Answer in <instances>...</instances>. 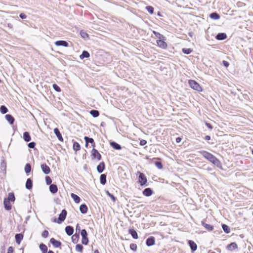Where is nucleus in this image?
I'll return each instance as SVG.
<instances>
[{
  "mask_svg": "<svg viewBox=\"0 0 253 253\" xmlns=\"http://www.w3.org/2000/svg\"><path fill=\"white\" fill-rule=\"evenodd\" d=\"M199 153L207 160L209 161L214 165L216 166L218 168L222 169V165L220 161L217 159L214 155L206 151H201Z\"/></svg>",
  "mask_w": 253,
  "mask_h": 253,
  "instance_id": "obj_1",
  "label": "nucleus"
},
{
  "mask_svg": "<svg viewBox=\"0 0 253 253\" xmlns=\"http://www.w3.org/2000/svg\"><path fill=\"white\" fill-rule=\"evenodd\" d=\"M67 211L66 210L64 209L61 211V212L59 214V216L57 218H54L53 220V222L57 223L58 224H61L62 223L65 219L67 216Z\"/></svg>",
  "mask_w": 253,
  "mask_h": 253,
  "instance_id": "obj_2",
  "label": "nucleus"
},
{
  "mask_svg": "<svg viewBox=\"0 0 253 253\" xmlns=\"http://www.w3.org/2000/svg\"><path fill=\"white\" fill-rule=\"evenodd\" d=\"M137 173L139 174L138 176V183L141 186H147V179L145 174L140 171H138Z\"/></svg>",
  "mask_w": 253,
  "mask_h": 253,
  "instance_id": "obj_3",
  "label": "nucleus"
},
{
  "mask_svg": "<svg viewBox=\"0 0 253 253\" xmlns=\"http://www.w3.org/2000/svg\"><path fill=\"white\" fill-rule=\"evenodd\" d=\"M189 84L190 86L193 89L198 91H202V88L200 84L194 80H190L189 81Z\"/></svg>",
  "mask_w": 253,
  "mask_h": 253,
  "instance_id": "obj_4",
  "label": "nucleus"
},
{
  "mask_svg": "<svg viewBox=\"0 0 253 253\" xmlns=\"http://www.w3.org/2000/svg\"><path fill=\"white\" fill-rule=\"evenodd\" d=\"M81 235L82 237V244L85 245H87L88 243V239L86 230L85 229H82L81 232Z\"/></svg>",
  "mask_w": 253,
  "mask_h": 253,
  "instance_id": "obj_5",
  "label": "nucleus"
},
{
  "mask_svg": "<svg viewBox=\"0 0 253 253\" xmlns=\"http://www.w3.org/2000/svg\"><path fill=\"white\" fill-rule=\"evenodd\" d=\"M84 139L85 141V147H87L88 145V143H90L93 148H94L95 147V143L94 142V139L92 138H90L87 136H85L84 137Z\"/></svg>",
  "mask_w": 253,
  "mask_h": 253,
  "instance_id": "obj_6",
  "label": "nucleus"
},
{
  "mask_svg": "<svg viewBox=\"0 0 253 253\" xmlns=\"http://www.w3.org/2000/svg\"><path fill=\"white\" fill-rule=\"evenodd\" d=\"M42 171L45 174H48L50 172V169L49 167L46 165L45 164H42L41 166Z\"/></svg>",
  "mask_w": 253,
  "mask_h": 253,
  "instance_id": "obj_7",
  "label": "nucleus"
},
{
  "mask_svg": "<svg viewBox=\"0 0 253 253\" xmlns=\"http://www.w3.org/2000/svg\"><path fill=\"white\" fill-rule=\"evenodd\" d=\"M155 243V239L154 237L151 236L147 239L146 244L147 246L150 247L154 245Z\"/></svg>",
  "mask_w": 253,
  "mask_h": 253,
  "instance_id": "obj_8",
  "label": "nucleus"
},
{
  "mask_svg": "<svg viewBox=\"0 0 253 253\" xmlns=\"http://www.w3.org/2000/svg\"><path fill=\"white\" fill-rule=\"evenodd\" d=\"M91 155L93 158H96L98 160H100L101 159V155L99 154L98 151L94 148H93L92 150Z\"/></svg>",
  "mask_w": 253,
  "mask_h": 253,
  "instance_id": "obj_9",
  "label": "nucleus"
},
{
  "mask_svg": "<svg viewBox=\"0 0 253 253\" xmlns=\"http://www.w3.org/2000/svg\"><path fill=\"white\" fill-rule=\"evenodd\" d=\"M50 242L55 248H59L61 246V242L55 240L53 238L50 239Z\"/></svg>",
  "mask_w": 253,
  "mask_h": 253,
  "instance_id": "obj_10",
  "label": "nucleus"
},
{
  "mask_svg": "<svg viewBox=\"0 0 253 253\" xmlns=\"http://www.w3.org/2000/svg\"><path fill=\"white\" fill-rule=\"evenodd\" d=\"M157 45L163 49H166L167 47V43L161 40H158L156 41Z\"/></svg>",
  "mask_w": 253,
  "mask_h": 253,
  "instance_id": "obj_11",
  "label": "nucleus"
},
{
  "mask_svg": "<svg viewBox=\"0 0 253 253\" xmlns=\"http://www.w3.org/2000/svg\"><path fill=\"white\" fill-rule=\"evenodd\" d=\"M57 46H62L64 47H68L69 46L68 42L65 41H57L55 42Z\"/></svg>",
  "mask_w": 253,
  "mask_h": 253,
  "instance_id": "obj_12",
  "label": "nucleus"
},
{
  "mask_svg": "<svg viewBox=\"0 0 253 253\" xmlns=\"http://www.w3.org/2000/svg\"><path fill=\"white\" fill-rule=\"evenodd\" d=\"M188 245H189L190 249L192 252H194L197 250V246L193 241L189 240Z\"/></svg>",
  "mask_w": 253,
  "mask_h": 253,
  "instance_id": "obj_13",
  "label": "nucleus"
},
{
  "mask_svg": "<svg viewBox=\"0 0 253 253\" xmlns=\"http://www.w3.org/2000/svg\"><path fill=\"white\" fill-rule=\"evenodd\" d=\"M66 234L68 236H71L74 233V228L71 226H67L65 229Z\"/></svg>",
  "mask_w": 253,
  "mask_h": 253,
  "instance_id": "obj_14",
  "label": "nucleus"
},
{
  "mask_svg": "<svg viewBox=\"0 0 253 253\" xmlns=\"http://www.w3.org/2000/svg\"><path fill=\"white\" fill-rule=\"evenodd\" d=\"M215 38L219 41L224 40L227 38V35L225 33H220L216 36Z\"/></svg>",
  "mask_w": 253,
  "mask_h": 253,
  "instance_id": "obj_15",
  "label": "nucleus"
},
{
  "mask_svg": "<svg viewBox=\"0 0 253 253\" xmlns=\"http://www.w3.org/2000/svg\"><path fill=\"white\" fill-rule=\"evenodd\" d=\"M143 194L145 196L149 197L152 195L153 191L150 188H146L143 190Z\"/></svg>",
  "mask_w": 253,
  "mask_h": 253,
  "instance_id": "obj_16",
  "label": "nucleus"
},
{
  "mask_svg": "<svg viewBox=\"0 0 253 253\" xmlns=\"http://www.w3.org/2000/svg\"><path fill=\"white\" fill-rule=\"evenodd\" d=\"M54 132L55 134L56 135L57 137L58 138V140L63 141V138L62 136L61 133H60L59 130L58 128H55L54 129Z\"/></svg>",
  "mask_w": 253,
  "mask_h": 253,
  "instance_id": "obj_17",
  "label": "nucleus"
},
{
  "mask_svg": "<svg viewBox=\"0 0 253 253\" xmlns=\"http://www.w3.org/2000/svg\"><path fill=\"white\" fill-rule=\"evenodd\" d=\"M5 118L7 121L10 124L12 125L14 122V117L10 114H7L5 116Z\"/></svg>",
  "mask_w": 253,
  "mask_h": 253,
  "instance_id": "obj_18",
  "label": "nucleus"
},
{
  "mask_svg": "<svg viewBox=\"0 0 253 253\" xmlns=\"http://www.w3.org/2000/svg\"><path fill=\"white\" fill-rule=\"evenodd\" d=\"M105 169V164L103 162H101L97 167V170L99 173H102Z\"/></svg>",
  "mask_w": 253,
  "mask_h": 253,
  "instance_id": "obj_19",
  "label": "nucleus"
},
{
  "mask_svg": "<svg viewBox=\"0 0 253 253\" xmlns=\"http://www.w3.org/2000/svg\"><path fill=\"white\" fill-rule=\"evenodd\" d=\"M16 242L20 244L23 238V235L21 233L16 234L15 236Z\"/></svg>",
  "mask_w": 253,
  "mask_h": 253,
  "instance_id": "obj_20",
  "label": "nucleus"
},
{
  "mask_svg": "<svg viewBox=\"0 0 253 253\" xmlns=\"http://www.w3.org/2000/svg\"><path fill=\"white\" fill-rule=\"evenodd\" d=\"M128 233L130 234L132 238L135 239H137L138 238L137 233L136 231L133 228L129 229L128 230Z\"/></svg>",
  "mask_w": 253,
  "mask_h": 253,
  "instance_id": "obj_21",
  "label": "nucleus"
},
{
  "mask_svg": "<svg viewBox=\"0 0 253 253\" xmlns=\"http://www.w3.org/2000/svg\"><path fill=\"white\" fill-rule=\"evenodd\" d=\"M80 211L82 213L85 214L87 212L88 208L85 204H82L80 207Z\"/></svg>",
  "mask_w": 253,
  "mask_h": 253,
  "instance_id": "obj_22",
  "label": "nucleus"
},
{
  "mask_svg": "<svg viewBox=\"0 0 253 253\" xmlns=\"http://www.w3.org/2000/svg\"><path fill=\"white\" fill-rule=\"evenodd\" d=\"M23 138L25 141L28 142L31 140V137L29 132L25 131L23 133Z\"/></svg>",
  "mask_w": 253,
  "mask_h": 253,
  "instance_id": "obj_23",
  "label": "nucleus"
},
{
  "mask_svg": "<svg viewBox=\"0 0 253 253\" xmlns=\"http://www.w3.org/2000/svg\"><path fill=\"white\" fill-rule=\"evenodd\" d=\"M3 204L4 206V208L7 211H9L11 209V206L10 203V202L8 200L4 199L3 201Z\"/></svg>",
  "mask_w": 253,
  "mask_h": 253,
  "instance_id": "obj_24",
  "label": "nucleus"
},
{
  "mask_svg": "<svg viewBox=\"0 0 253 253\" xmlns=\"http://www.w3.org/2000/svg\"><path fill=\"white\" fill-rule=\"evenodd\" d=\"M110 145L115 150H121L122 148L121 146L116 142L112 141L110 143Z\"/></svg>",
  "mask_w": 253,
  "mask_h": 253,
  "instance_id": "obj_25",
  "label": "nucleus"
},
{
  "mask_svg": "<svg viewBox=\"0 0 253 253\" xmlns=\"http://www.w3.org/2000/svg\"><path fill=\"white\" fill-rule=\"evenodd\" d=\"M49 191L51 193L53 194L56 193L58 191V188L56 184H51L49 186Z\"/></svg>",
  "mask_w": 253,
  "mask_h": 253,
  "instance_id": "obj_26",
  "label": "nucleus"
},
{
  "mask_svg": "<svg viewBox=\"0 0 253 253\" xmlns=\"http://www.w3.org/2000/svg\"><path fill=\"white\" fill-rule=\"evenodd\" d=\"M26 188L30 190L33 187V182L32 180L30 178H28L26 182Z\"/></svg>",
  "mask_w": 253,
  "mask_h": 253,
  "instance_id": "obj_27",
  "label": "nucleus"
},
{
  "mask_svg": "<svg viewBox=\"0 0 253 253\" xmlns=\"http://www.w3.org/2000/svg\"><path fill=\"white\" fill-rule=\"evenodd\" d=\"M237 248H238L237 244L235 242L231 243V244H229L227 246V249L229 250H231V251L235 250V249H237Z\"/></svg>",
  "mask_w": 253,
  "mask_h": 253,
  "instance_id": "obj_28",
  "label": "nucleus"
},
{
  "mask_svg": "<svg viewBox=\"0 0 253 253\" xmlns=\"http://www.w3.org/2000/svg\"><path fill=\"white\" fill-rule=\"evenodd\" d=\"M40 249L41 250L42 253H46L47 252V246L41 243L39 246Z\"/></svg>",
  "mask_w": 253,
  "mask_h": 253,
  "instance_id": "obj_29",
  "label": "nucleus"
},
{
  "mask_svg": "<svg viewBox=\"0 0 253 253\" xmlns=\"http://www.w3.org/2000/svg\"><path fill=\"white\" fill-rule=\"evenodd\" d=\"M100 182L102 185H105L106 183V175L105 174H102L100 175Z\"/></svg>",
  "mask_w": 253,
  "mask_h": 253,
  "instance_id": "obj_30",
  "label": "nucleus"
},
{
  "mask_svg": "<svg viewBox=\"0 0 253 253\" xmlns=\"http://www.w3.org/2000/svg\"><path fill=\"white\" fill-rule=\"evenodd\" d=\"M202 225L208 231H211L213 229V226L207 223H206L204 222H202Z\"/></svg>",
  "mask_w": 253,
  "mask_h": 253,
  "instance_id": "obj_31",
  "label": "nucleus"
},
{
  "mask_svg": "<svg viewBox=\"0 0 253 253\" xmlns=\"http://www.w3.org/2000/svg\"><path fill=\"white\" fill-rule=\"evenodd\" d=\"M71 197L74 200L75 203H79L81 200L80 198L76 194L74 193H72L71 194Z\"/></svg>",
  "mask_w": 253,
  "mask_h": 253,
  "instance_id": "obj_32",
  "label": "nucleus"
},
{
  "mask_svg": "<svg viewBox=\"0 0 253 253\" xmlns=\"http://www.w3.org/2000/svg\"><path fill=\"white\" fill-rule=\"evenodd\" d=\"M90 56L89 52L86 50L83 51L82 54L80 56L81 59H83L84 58H88Z\"/></svg>",
  "mask_w": 253,
  "mask_h": 253,
  "instance_id": "obj_33",
  "label": "nucleus"
},
{
  "mask_svg": "<svg viewBox=\"0 0 253 253\" xmlns=\"http://www.w3.org/2000/svg\"><path fill=\"white\" fill-rule=\"evenodd\" d=\"M210 17L213 19L217 20L220 18V15L216 12H212L210 14Z\"/></svg>",
  "mask_w": 253,
  "mask_h": 253,
  "instance_id": "obj_34",
  "label": "nucleus"
},
{
  "mask_svg": "<svg viewBox=\"0 0 253 253\" xmlns=\"http://www.w3.org/2000/svg\"><path fill=\"white\" fill-rule=\"evenodd\" d=\"M5 199L7 200H8L9 202H14L15 201V198L13 193H9L8 195V197Z\"/></svg>",
  "mask_w": 253,
  "mask_h": 253,
  "instance_id": "obj_35",
  "label": "nucleus"
},
{
  "mask_svg": "<svg viewBox=\"0 0 253 253\" xmlns=\"http://www.w3.org/2000/svg\"><path fill=\"white\" fill-rule=\"evenodd\" d=\"M90 114L93 117H97L99 115V112L96 110H91L90 111Z\"/></svg>",
  "mask_w": 253,
  "mask_h": 253,
  "instance_id": "obj_36",
  "label": "nucleus"
},
{
  "mask_svg": "<svg viewBox=\"0 0 253 253\" xmlns=\"http://www.w3.org/2000/svg\"><path fill=\"white\" fill-rule=\"evenodd\" d=\"M222 228L225 233L228 234L230 232V229L229 227L226 224H222Z\"/></svg>",
  "mask_w": 253,
  "mask_h": 253,
  "instance_id": "obj_37",
  "label": "nucleus"
},
{
  "mask_svg": "<svg viewBox=\"0 0 253 253\" xmlns=\"http://www.w3.org/2000/svg\"><path fill=\"white\" fill-rule=\"evenodd\" d=\"M79 234L76 233L73 235L72 237V242L74 243H76L79 240Z\"/></svg>",
  "mask_w": 253,
  "mask_h": 253,
  "instance_id": "obj_38",
  "label": "nucleus"
},
{
  "mask_svg": "<svg viewBox=\"0 0 253 253\" xmlns=\"http://www.w3.org/2000/svg\"><path fill=\"white\" fill-rule=\"evenodd\" d=\"M25 172L27 174L31 172V166L30 164L27 163L26 164L25 166Z\"/></svg>",
  "mask_w": 253,
  "mask_h": 253,
  "instance_id": "obj_39",
  "label": "nucleus"
},
{
  "mask_svg": "<svg viewBox=\"0 0 253 253\" xmlns=\"http://www.w3.org/2000/svg\"><path fill=\"white\" fill-rule=\"evenodd\" d=\"M73 148L74 150L77 151L80 150L81 146L79 143L75 142L73 144Z\"/></svg>",
  "mask_w": 253,
  "mask_h": 253,
  "instance_id": "obj_40",
  "label": "nucleus"
},
{
  "mask_svg": "<svg viewBox=\"0 0 253 253\" xmlns=\"http://www.w3.org/2000/svg\"><path fill=\"white\" fill-rule=\"evenodd\" d=\"M7 111L8 110L5 106L2 105L0 107V112L1 114H5L7 112Z\"/></svg>",
  "mask_w": 253,
  "mask_h": 253,
  "instance_id": "obj_41",
  "label": "nucleus"
},
{
  "mask_svg": "<svg viewBox=\"0 0 253 253\" xmlns=\"http://www.w3.org/2000/svg\"><path fill=\"white\" fill-rule=\"evenodd\" d=\"M80 35L83 39L86 40L88 38V35L84 31L82 30L80 32Z\"/></svg>",
  "mask_w": 253,
  "mask_h": 253,
  "instance_id": "obj_42",
  "label": "nucleus"
},
{
  "mask_svg": "<svg viewBox=\"0 0 253 253\" xmlns=\"http://www.w3.org/2000/svg\"><path fill=\"white\" fill-rule=\"evenodd\" d=\"M83 249V246L81 244H77L76 246V251L80 253H82Z\"/></svg>",
  "mask_w": 253,
  "mask_h": 253,
  "instance_id": "obj_43",
  "label": "nucleus"
},
{
  "mask_svg": "<svg viewBox=\"0 0 253 253\" xmlns=\"http://www.w3.org/2000/svg\"><path fill=\"white\" fill-rule=\"evenodd\" d=\"M6 163L4 161H2L0 164V169L2 171H5L6 170Z\"/></svg>",
  "mask_w": 253,
  "mask_h": 253,
  "instance_id": "obj_44",
  "label": "nucleus"
},
{
  "mask_svg": "<svg viewBox=\"0 0 253 253\" xmlns=\"http://www.w3.org/2000/svg\"><path fill=\"white\" fill-rule=\"evenodd\" d=\"M182 51L184 54H189L192 51V50L190 48H183L182 49Z\"/></svg>",
  "mask_w": 253,
  "mask_h": 253,
  "instance_id": "obj_45",
  "label": "nucleus"
},
{
  "mask_svg": "<svg viewBox=\"0 0 253 253\" xmlns=\"http://www.w3.org/2000/svg\"><path fill=\"white\" fill-rule=\"evenodd\" d=\"M146 9L147 11L150 13V14H153L154 13V8L151 6H147L146 7Z\"/></svg>",
  "mask_w": 253,
  "mask_h": 253,
  "instance_id": "obj_46",
  "label": "nucleus"
},
{
  "mask_svg": "<svg viewBox=\"0 0 253 253\" xmlns=\"http://www.w3.org/2000/svg\"><path fill=\"white\" fill-rule=\"evenodd\" d=\"M107 195L109 196L113 202H115L116 200V197L112 194H111L108 191L106 192Z\"/></svg>",
  "mask_w": 253,
  "mask_h": 253,
  "instance_id": "obj_47",
  "label": "nucleus"
},
{
  "mask_svg": "<svg viewBox=\"0 0 253 253\" xmlns=\"http://www.w3.org/2000/svg\"><path fill=\"white\" fill-rule=\"evenodd\" d=\"M45 181H46V183L47 185H51L52 184L51 183H52V179H51V178L48 176H46L45 177Z\"/></svg>",
  "mask_w": 253,
  "mask_h": 253,
  "instance_id": "obj_48",
  "label": "nucleus"
},
{
  "mask_svg": "<svg viewBox=\"0 0 253 253\" xmlns=\"http://www.w3.org/2000/svg\"><path fill=\"white\" fill-rule=\"evenodd\" d=\"M153 33L157 38L159 39V40H161V39L163 37V36L159 32L153 31Z\"/></svg>",
  "mask_w": 253,
  "mask_h": 253,
  "instance_id": "obj_49",
  "label": "nucleus"
},
{
  "mask_svg": "<svg viewBox=\"0 0 253 253\" xmlns=\"http://www.w3.org/2000/svg\"><path fill=\"white\" fill-rule=\"evenodd\" d=\"M130 248L132 251H136L137 250V246L136 244L132 243L130 245Z\"/></svg>",
  "mask_w": 253,
  "mask_h": 253,
  "instance_id": "obj_50",
  "label": "nucleus"
},
{
  "mask_svg": "<svg viewBox=\"0 0 253 253\" xmlns=\"http://www.w3.org/2000/svg\"><path fill=\"white\" fill-rule=\"evenodd\" d=\"M155 166L159 169H161L163 168L162 163L160 162H156L155 163Z\"/></svg>",
  "mask_w": 253,
  "mask_h": 253,
  "instance_id": "obj_51",
  "label": "nucleus"
},
{
  "mask_svg": "<svg viewBox=\"0 0 253 253\" xmlns=\"http://www.w3.org/2000/svg\"><path fill=\"white\" fill-rule=\"evenodd\" d=\"M52 86H53V88H54V89L55 90H56L57 92L61 91L60 87L56 84H53Z\"/></svg>",
  "mask_w": 253,
  "mask_h": 253,
  "instance_id": "obj_52",
  "label": "nucleus"
},
{
  "mask_svg": "<svg viewBox=\"0 0 253 253\" xmlns=\"http://www.w3.org/2000/svg\"><path fill=\"white\" fill-rule=\"evenodd\" d=\"M49 233L47 230H44L42 233V236L43 238H47L48 236Z\"/></svg>",
  "mask_w": 253,
  "mask_h": 253,
  "instance_id": "obj_53",
  "label": "nucleus"
},
{
  "mask_svg": "<svg viewBox=\"0 0 253 253\" xmlns=\"http://www.w3.org/2000/svg\"><path fill=\"white\" fill-rule=\"evenodd\" d=\"M36 146V143L35 142H30L29 143H28V146L30 148H34Z\"/></svg>",
  "mask_w": 253,
  "mask_h": 253,
  "instance_id": "obj_54",
  "label": "nucleus"
},
{
  "mask_svg": "<svg viewBox=\"0 0 253 253\" xmlns=\"http://www.w3.org/2000/svg\"><path fill=\"white\" fill-rule=\"evenodd\" d=\"M146 144H147V141L146 140H145L144 139H142V140H140V145L141 146H144Z\"/></svg>",
  "mask_w": 253,
  "mask_h": 253,
  "instance_id": "obj_55",
  "label": "nucleus"
},
{
  "mask_svg": "<svg viewBox=\"0 0 253 253\" xmlns=\"http://www.w3.org/2000/svg\"><path fill=\"white\" fill-rule=\"evenodd\" d=\"M19 17L22 19H26L27 18L26 15L23 13L20 14Z\"/></svg>",
  "mask_w": 253,
  "mask_h": 253,
  "instance_id": "obj_56",
  "label": "nucleus"
},
{
  "mask_svg": "<svg viewBox=\"0 0 253 253\" xmlns=\"http://www.w3.org/2000/svg\"><path fill=\"white\" fill-rule=\"evenodd\" d=\"M7 253H13V248L12 247H9L7 250Z\"/></svg>",
  "mask_w": 253,
  "mask_h": 253,
  "instance_id": "obj_57",
  "label": "nucleus"
},
{
  "mask_svg": "<svg viewBox=\"0 0 253 253\" xmlns=\"http://www.w3.org/2000/svg\"><path fill=\"white\" fill-rule=\"evenodd\" d=\"M206 126L210 128V129H212L213 128V127L211 124L208 123H206Z\"/></svg>",
  "mask_w": 253,
  "mask_h": 253,
  "instance_id": "obj_58",
  "label": "nucleus"
},
{
  "mask_svg": "<svg viewBox=\"0 0 253 253\" xmlns=\"http://www.w3.org/2000/svg\"><path fill=\"white\" fill-rule=\"evenodd\" d=\"M223 64L224 66L226 67H228V66L229 65V63L227 61H226L224 60L223 61Z\"/></svg>",
  "mask_w": 253,
  "mask_h": 253,
  "instance_id": "obj_59",
  "label": "nucleus"
},
{
  "mask_svg": "<svg viewBox=\"0 0 253 253\" xmlns=\"http://www.w3.org/2000/svg\"><path fill=\"white\" fill-rule=\"evenodd\" d=\"M205 139L207 141L210 140L211 139V136L209 135H206L205 137Z\"/></svg>",
  "mask_w": 253,
  "mask_h": 253,
  "instance_id": "obj_60",
  "label": "nucleus"
},
{
  "mask_svg": "<svg viewBox=\"0 0 253 253\" xmlns=\"http://www.w3.org/2000/svg\"><path fill=\"white\" fill-rule=\"evenodd\" d=\"M181 138L180 137H177V138H176V142L177 143H179V142H181Z\"/></svg>",
  "mask_w": 253,
  "mask_h": 253,
  "instance_id": "obj_61",
  "label": "nucleus"
},
{
  "mask_svg": "<svg viewBox=\"0 0 253 253\" xmlns=\"http://www.w3.org/2000/svg\"><path fill=\"white\" fill-rule=\"evenodd\" d=\"M80 230V227L79 224H77L76 226V230Z\"/></svg>",
  "mask_w": 253,
  "mask_h": 253,
  "instance_id": "obj_62",
  "label": "nucleus"
},
{
  "mask_svg": "<svg viewBox=\"0 0 253 253\" xmlns=\"http://www.w3.org/2000/svg\"><path fill=\"white\" fill-rule=\"evenodd\" d=\"M46 253H54L52 251L49 250Z\"/></svg>",
  "mask_w": 253,
  "mask_h": 253,
  "instance_id": "obj_63",
  "label": "nucleus"
},
{
  "mask_svg": "<svg viewBox=\"0 0 253 253\" xmlns=\"http://www.w3.org/2000/svg\"><path fill=\"white\" fill-rule=\"evenodd\" d=\"M94 253H99V251H98L97 250H96L94 251Z\"/></svg>",
  "mask_w": 253,
  "mask_h": 253,
  "instance_id": "obj_64",
  "label": "nucleus"
}]
</instances>
